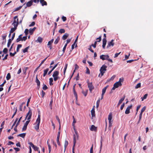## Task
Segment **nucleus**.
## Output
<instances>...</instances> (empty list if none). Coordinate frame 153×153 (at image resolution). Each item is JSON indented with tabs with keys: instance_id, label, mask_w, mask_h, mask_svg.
Segmentation results:
<instances>
[{
	"instance_id": "f257e3e1",
	"label": "nucleus",
	"mask_w": 153,
	"mask_h": 153,
	"mask_svg": "<svg viewBox=\"0 0 153 153\" xmlns=\"http://www.w3.org/2000/svg\"><path fill=\"white\" fill-rule=\"evenodd\" d=\"M29 108V110L28 112L27 113V114L26 117L25 119V120H26L27 118V120L26 122L25 123L24 125L25 126H27L28 125V124L29 123L30 121V119L31 118L32 114L31 110V109L30 108Z\"/></svg>"
},
{
	"instance_id": "f03ea898",
	"label": "nucleus",
	"mask_w": 153,
	"mask_h": 153,
	"mask_svg": "<svg viewBox=\"0 0 153 153\" xmlns=\"http://www.w3.org/2000/svg\"><path fill=\"white\" fill-rule=\"evenodd\" d=\"M40 114H39L38 118L36 120V124L34 126L36 130H38L39 128V124L40 122Z\"/></svg>"
},
{
	"instance_id": "7ed1b4c3",
	"label": "nucleus",
	"mask_w": 153,
	"mask_h": 153,
	"mask_svg": "<svg viewBox=\"0 0 153 153\" xmlns=\"http://www.w3.org/2000/svg\"><path fill=\"white\" fill-rule=\"evenodd\" d=\"M107 68V66L105 65H102V66L100 68V71L101 74V76L103 75L105 71H106Z\"/></svg>"
},
{
	"instance_id": "20e7f679",
	"label": "nucleus",
	"mask_w": 153,
	"mask_h": 153,
	"mask_svg": "<svg viewBox=\"0 0 153 153\" xmlns=\"http://www.w3.org/2000/svg\"><path fill=\"white\" fill-rule=\"evenodd\" d=\"M103 36L104 38L102 39V47L103 49H105V45L107 43V40L106 39V34L104 33L103 35Z\"/></svg>"
},
{
	"instance_id": "39448f33",
	"label": "nucleus",
	"mask_w": 153,
	"mask_h": 153,
	"mask_svg": "<svg viewBox=\"0 0 153 153\" xmlns=\"http://www.w3.org/2000/svg\"><path fill=\"white\" fill-rule=\"evenodd\" d=\"M88 86L90 92L91 93L93 90L94 89V87L92 84V82H88Z\"/></svg>"
},
{
	"instance_id": "423d86ee",
	"label": "nucleus",
	"mask_w": 153,
	"mask_h": 153,
	"mask_svg": "<svg viewBox=\"0 0 153 153\" xmlns=\"http://www.w3.org/2000/svg\"><path fill=\"white\" fill-rule=\"evenodd\" d=\"M122 85V84L121 83H119L118 82H116L114 84V86L112 88V90H114L116 88H118L119 86H121Z\"/></svg>"
},
{
	"instance_id": "0eeeda50",
	"label": "nucleus",
	"mask_w": 153,
	"mask_h": 153,
	"mask_svg": "<svg viewBox=\"0 0 153 153\" xmlns=\"http://www.w3.org/2000/svg\"><path fill=\"white\" fill-rule=\"evenodd\" d=\"M98 39H99V40H97L96 41L94 44H92L91 45V46L93 47L94 48H95L96 47V45L97 42H100L101 40V36H100L98 38H97L96 39V40H97Z\"/></svg>"
},
{
	"instance_id": "6e6552de",
	"label": "nucleus",
	"mask_w": 153,
	"mask_h": 153,
	"mask_svg": "<svg viewBox=\"0 0 153 153\" xmlns=\"http://www.w3.org/2000/svg\"><path fill=\"white\" fill-rule=\"evenodd\" d=\"M18 17L17 16H16L14 17V21L12 25L14 26V27H16L17 28V27L19 25V23L16 22V19Z\"/></svg>"
},
{
	"instance_id": "1a4fd4ad",
	"label": "nucleus",
	"mask_w": 153,
	"mask_h": 153,
	"mask_svg": "<svg viewBox=\"0 0 153 153\" xmlns=\"http://www.w3.org/2000/svg\"><path fill=\"white\" fill-rule=\"evenodd\" d=\"M114 40L112 39L111 41L108 42V45L107 46V48H108L111 47H113L114 44Z\"/></svg>"
},
{
	"instance_id": "9d476101",
	"label": "nucleus",
	"mask_w": 153,
	"mask_h": 153,
	"mask_svg": "<svg viewBox=\"0 0 153 153\" xmlns=\"http://www.w3.org/2000/svg\"><path fill=\"white\" fill-rule=\"evenodd\" d=\"M100 58L102 60H104L105 59H108V58H109V56L108 55H102L100 56Z\"/></svg>"
},
{
	"instance_id": "9b49d317",
	"label": "nucleus",
	"mask_w": 153,
	"mask_h": 153,
	"mask_svg": "<svg viewBox=\"0 0 153 153\" xmlns=\"http://www.w3.org/2000/svg\"><path fill=\"white\" fill-rule=\"evenodd\" d=\"M60 133V131H59L58 132L56 138L57 143L59 146H60V144L59 141Z\"/></svg>"
},
{
	"instance_id": "f8f14e48",
	"label": "nucleus",
	"mask_w": 153,
	"mask_h": 153,
	"mask_svg": "<svg viewBox=\"0 0 153 153\" xmlns=\"http://www.w3.org/2000/svg\"><path fill=\"white\" fill-rule=\"evenodd\" d=\"M132 105H131L129 106H128L126 110L125 111V113L126 114H128L130 113V109L132 108Z\"/></svg>"
},
{
	"instance_id": "ddd939ff",
	"label": "nucleus",
	"mask_w": 153,
	"mask_h": 153,
	"mask_svg": "<svg viewBox=\"0 0 153 153\" xmlns=\"http://www.w3.org/2000/svg\"><path fill=\"white\" fill-rule=\"evenodd\" d=\"M97 127H96L94 125H92L91 126V127L90 128V130L92 131H97Z\"/></svg>"
},
{
	"instance_id": "4468645a",
	"label": "nucleus",
	"mask_w": 153,
	"mask_h": 153,
	"mask_svg": "<svg viewBox=\"0 0 153 153\" xmlns=\"http://www.w3.org/2000/svg\"><path fill=\"white\" fill-rule=\"evenodd\" d=\"M95 106L94 105L93 106V108H92V110L91 111V115H92V117H94L95 116Z\"/></svg>"
},
{
	"instance_id": "2eb2a0df",
	"label": "nucleus",
	"mask_w": 153,
	"mask_h": 153,
	"mask_svg": "<svg viewBox=\"0 0 153 153\" xmlns=\"http://www.w3.org/2000/svg\"><path fill=\"white\" fill-rule=\"evenodd\" d=\"M36 82L37 83L38 87L39 88L40 87V82L38 79L37 75H36Z\"/></svg>"
},
{
	"instance_id": "dca6fc26",
	"label": "nucleus",
	"mask_w": 153,
	"mask_h": 153,
	"mask_svg": "<svg viewBox=\"0 0 153 153\" xmlns=\"http://www.w3.org/2000/svg\"><path fill=\"white\" fill-rule=\"evenodd\" d=\"M36 29V27H34L32 29L30 28V29L29 30V33L30 35H32L33 33V32H34V31Z\"/></svg>"
},
{
	"instance_id": "f3484780",
	"label": "nucleus",
	"mask_w": 153,
	"mask_h": 153,
	"mask_svg": "<svg viewBox=\"0 0 153 153\" xmlns=\"http://www.w3.org/2000/svg\"><path fill=\"white\" fill-rule=\"evenodd\" d=\"M22 34H21L18 37L17 39H16V42H19V41H22Z\"/></svg>"
},
{
	"instance_id": "a211bd4d",
	"label": "nucleus",
	"mask_w": 153,
	"mask_h": 153,
	"mask_svg": "<svg viewBox=\"0 0 153 153\" xmlns=\"http://www.w3.org/2000/svg\"><path fill=\"white\" fill-rule=\"evenodd\" d=\"M33 1L32 0H30L26 3L27 7H30L33 4Z\"/></svg>"
},
{
	"instance_id": "6ab92c4d",
	"label": "nucleus",
	"mask_w": 153,
	"mask_h": 153,
	"mask_svg": "<svg viewBox=\"0 0 153 153\" xmlns=\"http://www.w3.org/2000/svg\"><path fill=\"white\" fill-rule=\"evenodd\" d=\"M69 36V34L67 33H65L62 37V39L63 40H65L67 39Z\"/></svg>"
},
{
	"instance_id": "aec40b11",
	"label": "nucleus",
	"mask_w": 153,
	"mask_h": 153,
	"mask_svg": "<svg viewBox=\"0 0 153 153\" xmlns=\"http://www.w3.org/2000/svg\"><path fill=\"white\" fill-rule=\"evenodd\" d=\"M108 119L109 120V125H110V122L112 119V114L111 113H109Z\"/></svg>"
},
{
	"instance_id": "412c9836",
	"label": "nucleus",
	"mask_w": 153,
	"mask_h": 153,
	"mask_svg": "<svg viewBox=\"0 0 153 153\" xmlns=\"http://www.w3.org/2000/svg\"><path fill=\"white\" fill-rule=\"evenodd\" d=\"M68 142L67 140H65L64 143V152H65L67 147L68 145Z\"/></svg>"
},
{
	"instance_id": "4be33fe9",
	"label": "nucleus",
	"mask_w": 153,
	"mask_h": 153,
	"mask_svg": "<svg viewBox=\"0 0 153 153\" xmlns=\"http://www.w3.org/2000/svg\"><path fill=\"white\" fill-rule=\"evenodd\" d=\"M107 86H106V87H105L103 89H102V95L103 96L104 95V94H105V92Z\"/></svg>"
},
{
	"instance_id": "5701e85b",
	"label": "nucleus",
	"mask_w": 153,
	"mask_h": 153,
	"mask_svg": "<svg viewBox=\"0 0 153 153\" xmlns=\"http://www.w3.org/2000/svg\"><path fill=\"white\" fill-rule=\"evenodd\" d=\"M49 71V69L48 68H46L45 70L44 71V73L43 74V76L45 77L47 74L48 72Z\"/></svg>"
},
{
	"instance_id": "b1692460",
	"label": "nucleus",
	"mask_w": 153,
	"mask_h": 153,
	"mask_svg": "<svg viewBox=\"0 0 153 153\" xmlns=\"http://www.w3.org/2000/svg\"><path fill=\"white\" fill-rule=\"evenodd\" d=\"M76 137L75 135L74 134L73 136V142H74V146H75V144L76 142Z\"/></svg>"
},
{
	"instance_id": "393cba45",
	"label": "nucleus",
	"mask_w": 153,
	"mask_h": 153,
	"mask_svg": "<svg viewBox=\"0 0 153 153\" xmlns=\"http://www.w3.org/2000/svg\"><path fill=\"white\" fill-rule=\"evenodd\" d=\"M42 41L43 39L41 37L39 36L38 37L36 41H38V42L39 43H41L42 42Z\"/></svg>"
},
{
	"instance_id": "a878e982",
	"label": "nucleus",
	"mask_w": 153,
	"mask_h": 153,
	"mask_svg": "<svg viewBox=\"0 0 153 153\" xmlns=\"http://www.w3.org/2000/svg\"><path fill=\"white\" fill-rule=\"evenodd\" d=\"M7 33H5L4 34L2 35L1 36V37L2 38V39L3 40H5V42L6 41V38L7 37Z\"/></svg>"
},
{
	"instance_id": "bb28decb",
	"label": "nucleus",
	"mask_w": 153,
	"mask_h": 153,
	"mask_svg": "<svg viewBox=\"0 0 153 153\" xmlns=\"http://www.w3.org/2000/svg\"><path fill=\"white\" fill-rule=\"evenodd\" d=\"M125 96L124 95L122 97V98L119 100V101L118 102L119 103L121 104L122 102L123 101V100H124L125 98Z\"/></svg>"
},
{
	"instance_id": "cd10ccee",
	"label": "nucleus",
	"mask_w": 153,
	"mask_h": 153,
	"mask_svg": "<svg viewBox=\"0 0 153 153\" xmlns=\"http://www.w3.org/2000/svg\"><path fill=\"white\" fill-rule=\"evenodd\" d=\"M47 144L48 146V149H49V153H50V152L51 151V145H50V144L48 142V140L47 142Z\"/></svg>"
},
{
	"instance_id": "c85d7f7f",
	"label": "nucleus",
	"mask_w": 153,
	"mask_h": 153,
	"mask_svg": "<svg viewBox=\"0 0 153 153\" xmlns=\"http://www.w3.org/2000/svg\"><path fill=\"white\" fill-rule=\"evenodd\" d=\"M148 95V94H146L144 95L143 97H142L141 98V99H142V101H143L144 100L146 99L147 98Z\"/></svg>"
},
{
	"instance_id": "c756f323",
	"label": "nucleus",
	"mask_w": 153,
	"mask_h": 153,
	"mask_svg": "<svg viewBox=\"0 0 153 153\" xmlns=\"http://www.w3.org/2000/svg\"><path fill=\"white\" fill-rule=\"evenodd\" d=\"M59 40V36L57 37L56 39L55 40V41H54V43L55 44H57L58 43Z\"/></svg>"
},
{
	"instance_id": "7c9ffc66",
	"label": "nucleus",
	"mask_w": 153,
	"mask_h": 153,
	"mask_svg": "<svg viewBox=\"0 0 153 153\" xmlns=\"http://www.w3.org/2000/svg\"><path fill=\"white\" fill-rule=\"evenodd\" d=\"M25 135H26V133H23L21 134H19L18 135V136H19V137H20L23 138H24L25 137Z\"/></svg>"
},
{
	"instance_id": "2f4dec72",
	"label": "nucleus",
	"mask_w": 153,
	"mask_h": 153,
	"mask_svg": "<svg viewBox=\"0 0 153 153\" xmlns=\"http://www.w3.org/2000/svg\"><path fill=\"white\" fill-rule=\"evenodd\" d=\"M22 47V45L21 44H19L17 45V46L16 48V52H18L19 51V49Z\"/></svg>"
},
{
	"instance_id": "473e14b6",
	"label": "nucleus",
	"mask_w": 153,
	"mask_h": 153,
	"mask_svg": "<svg viewBox=\"0 0 153 153\" xmlns=\"http://www.w3.org/2000/svg\"><path fill=\"white\" fill-rule=\"evenodd\" d=\"M22 6H20L14 9L13 11L16 12L20 10L22 7Z\"/></svg>"
},
{
	"instance_id": "72a5a7b5",
	"label": "nucleus",
	"mask_w": 153,
	"mask_h": 153,
	"mask_svg": "<svg viewBox=\"0 0 153 153\" xmlns=\"http://www.w3.org/2000/svg\"><path fill=\"white\" fill-rule=\"evenodd\" d=\"M53 99L52 98L51 100V101H50V102L49 104V106L50 108L51 109H52V104H53Z\"/></svg>"
},
{
	"instance_id": "f704fd0d",
	"label": "nucleus",
	"mask_w": 153,
	"mask_h": 153,
	"mask_svg": "<svg viewBox=\"0 0 153 153\" xmlns=\"http://www.w3.org/2000/svg\"><path fill=\"white\" fill-rule=\"evenodd\" d=\"M6 78L7 80H9L10 79L11 76L10 73H8L7 74Z\"/></svg>"
},
{
	"instance_id": "c9c22d12",
	"label": "nucleus",
	"mask_w": 153,
	"mask_h": 153,
	"mask_svg": "<svg viewBox=\"0 0 153 153\" xmlns=\"http://www.w3.org/2000/svg\"><path fill=\"white\" fill-rule=\"evenodd\" d=\"M53 82V79L52 78H50L49 79V84L51 86H52L53 85V84L52 83Z\"/></svg>"
},
{
	"instance_id": "e433bc0d",
	"label": "nucleus",
	"mask_w": 153,
	"mask_h": 153,
	"mask_svg": "<svg viewBox=\"0 0 153 153\" xmlns=\"http://www.w3.org/2000/svg\"><path fill=\"white\" fill-rule=\"evenodd\" d=\"M59 74V72L57 71H55L53 74V75H55L56 76H58Z\"/></svg>"
},
{
	"instance_id": "4c0bfd02",
	"label": "nucleus",
	"mask_w": 153,
	"mask_h": 153,
	"mask_svg": "<svg viewBox=\"0 0 153 153\" xmlns=\"http://www.w3.org/2000/svg\"><path fill=\"white\" fill-rule=\"evenodd\" d=\"M29 48V46H28L25 48L24 49L22 50V51L24 53H26L27 51V50Z\"/></svg>"
},
{
	"instance_id": "58836bf2",
	"label": "nucleus",
	"mask_w": 153,
	"mask_h": 153,
	"mask_svg": "<svg viewBox=\"0 0 153 153\" xmlns=\"http://www.w3.org/2000/svg\"><path fill=\"white\" fill-rule=\"evenodd\" d=\"M16 29H17V28H16V27L12 28L11 29V30H10V33H13Z\"/></svg>"
},
{
	"instance_id": "ea45409f",
	"label": "nucleus",
	"mask_w": 153,
	"mask_h": 153,
	"mask_svg": "<svg viewBox=\"0 0 153 153\" xmlns=\"http://www.w3.org/2000/svg\"><path fill=\"white\" fill-rule=\"evenodd\" d=\"M73 93L74 95L76 97V100H77V95L75 90H73Z\"/></svg>"
},
{
	"instance_id": "a19ab883",
	"label": "nucleus",
	"mask_w": 153,
	"mask_h": 153,
	"mask_svg": "<svg viewBox=\"0 0 153 153\" xmlns=\"http://www.w3.org/2000/svg\"><path fill=\"white\" fill-rule=\"evenodd\" d=\"M65 32V30L64 29H61L59 31V33H64Z\"/></svg>"
},
{
	"instance_id": "79ce46f5",
	"label": "nucleus",
	"mask_w": 153,
	"mask_h": 153,
	"mask_svg": "<svg viewBox=\"0 0 153 153\" xmlns=\"http://www.w3.org/2000/svg\"><path fill=\"white\" fill-rule=\"evenodd\" d=\"M100 102V99H99V100H97V103H96V108H98L99 107Z\"/></svg>"
},
{
	"instance_id": "37998d69",
	"label": "nucleus",
	"mask_w": 153,
	"mask_h": 153,
	"mask_svg": "<svg viewBox=\"0 0 153 153\" xmlns=\"http://www.w3.org/2000/svg\"><path fill=\"white\" fill-rule=\"evenodd\" d=\"M88 91V90H87L86 91H84L83 90L82 91V93L84 94L85 97H86L87 96V94Z\"/></svg>"
},
{
	"instance_id": "c03bdc74",
	"label": "nucleus",
	"mask_w": 153,
	"mask_h": 153,
	"mask_svg": "<svg viewBox=\"0 0 153 153\" xmlns=\"http://www.w3.org/2000/svg\"><path fill=\"white\" fill-rule=\"evenodd\" d=\"M143 113H140V114H139V120L137 122V124H138L140 121V120L142 118V116Z\"/></svg>"
},
{
	"instance_id": "a18cd8bd",
	"label": "nucleus",
	"mask_w": 153,
	"mask_h": 153,
	"mask_svg": "<svg viewBox=\"0 0 153 153\" xmlns=\"http://www.w3.org/2000/svg\"><path fill=\"white\" fill-rule=\"evenodd\" d=\"M12 40H11L10 39H9L8 40V42L7 44V47H10V46Z\"/></svg>"
},
{
	"instance_id": "49530a36",
	"label": "nucleus",
	"mask_w": 153,
	"mask_h": 153,
	"mask_svg": "<svg viewBox=\"0 0 153 153\" xmlns=\"http://www.w3.org/2000/svg\"><path fill=\"white\" fill-rule=\"evenodd\" d=\"M48 88L47 86L43 84V86L42 87V89L44 90H46L47 89H48Z\"/></svg>"
},
{
	"instance_id": "de8ad7c7",
	"label": "nucleus",
	"mask_w": 153,
	"mask_h": 153,
	"mask_svg": "<svg viewBox=\"0 0 153 153\" xmlns=\"http://www.w3.org/2000/svg\"><path fill=\"white\" fill-rule=\"evenodd\" d=\"M141 86V83H138L137 85L135 86V88L136 89L138 88Z\"/></svg>"
},
{
	"instance_id": "09e8293b",
	"label": "nucleus",
	"mask_w": 153,
	"mask_h": 153,
	"mask_svg": "<svg viewBox=\"0 0 153 153\" xmlns=\"http://www.w3.org/2000/svg\"><path fill=\"white\" fill-rule=\"evenodd\" d=\"M41 95H42V98H43L44 96L45 95V92H44L43 90H42L41 91Z\"/></svg>"
},
{
	"instance_id": "8fccbe9b",
	"label": "nucleus",
	"mask_w": 153,
	"mask_h": 153,
	"mask_svg": "<svg viewBox=\"0 0 153 153\" xmlns=\"http://www.w3.org/2000/svg\"><path fill=\"white\" fill-rule=\"evenodd\" d=\"M146 106H144L141 109V110L140 113H143L145 110L146 109Z\"/></svg>"
},
{
	"instance_id": "3c124183",
	"label": "nucleus",
	"mask_w": 153,
	"mask_h": 153,
	"mask_svg": "<svg viewBox=\"0 0 153 153\" xmlns=\"http://www.w3.org/2000/svg\"><path fill=\"white\" fill-rule=\"evenodd\" d=\"M48 57H46L41 62V63L39 64V66H41L45 62V61L47 59V58Z\"/></svg>"
},
{
	"instance_id": "603ef678",
	"label": "nucleus",
	"mask_w": 153,
	"mask_h": 153,
	"mask_svg": "<svg viewBox=\"0 0 153 153\" xmlns=\"http://www.w3.org/2000/svg\"><path fill=\"white\" fill-rule=\"evenodd\" d=\"M8 52V49L7 48H5L3 50V52L4 53H7Z\"/></svg>"
},
{
	"instance_id": "864d4df0",
	"label": "nucleus",
	"mask_w": 153,
	"mask_h": 153,
	"mask_svg": "<svg viewBox=\"0 0 153 153\" xmlns=\"http://www.w3.org/2000/svg\"><path fill=\"white\" fill-rule=\"evenodd\" d=\"M28 31H29V30L27 29H25L24 32L25 33L26 36H27V35L28 34Z\"/></svg>"
},
{
	"instance_id": "5fc2aeb1",
	"label": "nucleus",
	"mask_w": 153,
	"mask_h": 153,
	"mask_svg": "<svg viewBox=\"0 0 153 153\" xmlns=\"http://www.w3.org/2000/svg\"><path fill=\"white\" fill-rule=\"evenodd\" d=\"M27 36H23L22 38V41H25L27 39Z\"/></svg>"
},
{
	"instance_id": "6e6d98bb",
	"label": "nucleus",
	"mask_w": 153,
	"mask_h": 153,
	"mask_svg": "<svg viewBox=\"0 0 153 153\" xmlns=\"http://www.w3.org/2000/svg\"><path fill=\"white\" fill-rule=\"evenodd\" d=\"M53 39H52L51 41L48 42V45H51L52 43L53 42Z\"/></svg>"
},
{
	"instance_id": "4d7b16f0",
	"label": "nucleus",
	"mask_w": 153,
	"mask_h": 153,
	"mask_svg": "<svg viewBox=\"0 0 153 153\" xmlns=\"http://www.w3.org/2000/svg\"><path fill=\"white\" fill-rule=\"evenodd\" d=\"M41 3V4L42 6H44V5H47V2L45 1H43L42 3Z\"/></svg>"
},
{
	"instance_id": "13d9d810",
	"label": "nucleus",
	"mask_w": 153,
	"mask_h": 153,
	"mask_svg": "<svg viewBox=\"0 0 153 153\" xmlns=\"http://www.w3.org/2000/svg\"><path fill=\"white\" fill-rule=\"evenodd\" d=\"M123 77L120 78L119 79V81L118 82H119V83H121L122 82H123Z\"/></svg>"
},
{
	"instance_id": "bf43d9fd",
	"label": "nucleus",
	"mask_w": 153,
	"mask_h": 153,
	"mask_svg": "<svg viewBox=\"0 0 153 153\" xmlns=\"http://www.w3.org/2000/svg\"><path fill=\"white\" fill-rule=\"evenodd\" d=\"M67 45V44H65V45L63 48V49H62V51H63V53H64L65 52V50L66 47Z\"/></svg>"
},
{
	"instance_id": "052dcab7",
	"label": "nucleus",
	"mask_w": 153,
	"mask_h": 153,
	"mask_svg": "<svg viewBox=\"0 0 153 153\" xmlns=\"http://www.w3.org/2000/svg\"><path fill=\"white\" fill-rule=\"evenodd\" d=\"M92 46H91V45H90L89 46V47L88 48V49L92 53H94V51L93 50H92L91 49V47Z\"/></svg>"
},
{
	"instance_id": "680f3d73",
	"label": "nucleus",
	"mask_w": 153,
	"mask_h": 153,
	"mask_svg": "<svg viewBox=\"0 0 153 153\" xmlns=\"http://www.w3.org/2000/svg\"><path fill=\"white\" fill-rule=\"evenodd\" d=\"M22 118V117H21L19 119V120H18V121L16 124V125H17V126H18L19 125V123L20 122V121L21 120V119Z\"/></svg>"
},
{
	"instance_id": "e2e57ef3",
	"label": "nucleus",
	"mask_w": 153,
	"mask_h": 153,
	"mask_svg": "<svg viewBox=\"0 0 153 153\" xmlns=\"http://www.w3.org/2000/svg\"><path fill=\"white\" fill-rule=\"evenodd\" d=\"M33 148L35 151H38V150L39 149V148L38 147H37L35 146H34V147H33Z\"/></svg>"
},
{
	"instance_id": "0e129e2a",
	"label": "nucleus",
	"mask_w": 153,
	"mask_h": 153,
	"mask_svg": "<svg viewBox=\"0 0 153 153\" xmlns=\"http://www.w3.org/2000/svg\"><path fill=\"white\" fill-rule=\"evenodd\" d=\"M56 119L57 120L58 122L59 123V124H60V122L59 119V117L57 115H56Z\"/></svg>"
},
{
	"instance_id": "69168bd1",
	"label": "nucleus",
	"mask_w": 153,
	"mask_h": 153,
	"mask_svg": "<svg viewBox=\"0 0 153 153\" xmlns=\"http://www.w3.org/2000/svg\"><path fill=\"white\" fill-rule=\"evenodd\" d=\"M35 22H33L31 23V24H30L29 25V27H31V26H34L35 25Z\"/></svg>"
},
{
	"instance_id": "338daca9",
	"label": "nucleus",
	"mask_w": 153,
	"mask_h": 153,
	"mask_svg": "<svg viewBox=\"0 0 153 153\" xmlns=\"http://www.w3.org/2000/svg\"><path fill=\"white\" fill-rule=\"evenodd\" d=\"M27 128V126L24 125L22 128V131H25L26 130Z\"/></svg>"
},
{
	"instance_id": "774afa93",
	"label": "nucleus",
	"mask_w": 153,
	"mask_h": 153,
	"mask_svg": "<svg viewBox=\"0 0 153 153\" xmlns=\"http://www.w3.org/2000/svg\"><path fill=\"white\" fill-rule=\"evenodd\" d=\"M62 19L63 21V22H65L66 20V17L63 16L62 18Z\"/></svg>"
}]
</instances>
